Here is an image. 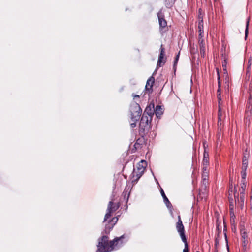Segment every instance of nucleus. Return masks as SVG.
<instances>
[{
	"instance_id": "20e7f679",
	"label": "nucleus",
	"mask_w": 252,
	"mask_h": 252,
	"mask_svg": "<svg viewBox=\"0 0 252 252\" xmlns=\"http://www.w3.org/2000/svg\"><path fill=\"white\" fill-rule=\"evenodd\" d=\"M114 196L113 195V197L111 198V201L109 202L108 204L107 213L105 215L103 222H105L108 219L110 218V217L111 216V214L117 211L120 206L121 204L120 202H118L117 203H114Z\"/></svg>"
},
{
	"instance_id": "a18cd8bd",
	"label": "nucleus",
	"mask_w": 252,
	"mask_h": 252,
	"mask_svg": "<svg viewBox=\"0 0 252 252\" xmlns=\"http://www.w3.org/2000/svg\"><path fill=\"white\" fill-rule=\"evenodd\" d=\"M225 79V84L227 83L228 87L229 86V77H224Z\"/></svg>"
},
{
	"instance_id": "603ef678",
	"label": "nucleus",
	"mask_w": 252,
	"mask_h": 252,
	"mask_svg": "<svg viewBox=\"0 0 252 252\" xmlns=\"http://www.w3.org/2000/svg\"><path fill=\"white\" fill-rule=\"evenodd\" d=\"M198 33H204L203 30H198Z\"/></svg>"
},
{
	"instance_id": "09e8293b",
	"label": "nucleus",
	"mask_w": 252,
	"mask_h": 252,
	"mask_svg": "<svg viewBox=\"0 0 252 252\" xmlns=\"http://www.w3.org/2000/svg\"><path fill=\"white\" fill-rule=\"evenodd\" d=\"M215 245L216 246H217L218 244H219V240H218V237H217L215 238Z\"/></svg>"
},
{
	"instance_id": "a878e982",
	"label": "nucleus",
	"mask_w": 252,
	"mask_h": 252,
	"mask_svg": "<svg viewBox=\"0 0 252 252\" xmlns=\"http://www.w3.org/2000/svg\"><path fill=\"white\" fill-rule=\"evenodd\" d=\"M209 155L207 153L204 151V157L202 161V164L209 165Z\"/></svg>"
},
{
	"instance_id": "bb28decb",
	"label": "nucleus",
	"mask_w": 252,
	"mask_h": 252,
	"mask_svg": "<svg viewBox=\"0 0 252 252\" xmlns=\"http://www.w3.org/2000/svg\"><path fill=\"white\" fill-rule=\"evenodd\" d=\"M129 195L130 192L127 190H126L125 189L122 193V196L123 197L124 199L126 200V203H127L128 201Z\"/></svg>"
},
{
	"instance_id": "e433bc0d",
	"label": "nucleus",
	"mask_w": 252,
	"mask_h": 252,
	"mask_svg": "<svg viewBox=\"0 0 252 252\" xmlns=\"http://www.w3.org/2000/svg\"><path fill=\"white\" fill-rule=\"evenodd\" d=\"M223 77H228V73L227 68H223Z\"/></svg>"
},
{
	"instance_id": "37998d69",
	"label": "nucleus",
	"mask_w": 252,
	"mask_h": 252,
	"mask_svg": "<svg viewBox=\"0 0 252 252\" xmlns=\"http://www.w3.org/2000/svg\"><path fill=\"white\" fill-rule=\"evenodd\" d=\"M204 33H199L198 40L203 39Z\"/></svg>"
},
{
	"instance_id": "3c124183",
	"label": "nucleus",
	"mask_w": 252,
	"mask_h": 252,
	"mask_svg": "<svg viewBox=\"0 0 252 252\" xmlns=\"http://www.w3.org/2000/svg\"><path fill=\"white\" fill-rule=\"evenodd\" d=\"M227 232V229L226 226L224 225V230H223V233H226Z\"/></svg>"
},
{
	"instance_id": "473e14b6",
	"label": "nucleus",
	"mask_w": 252,
	"mask_h": 252,
	"mask_svg": "<svg viewBox=\"0 0 252 252\" xmlns=\"http://www.w3.org/2000/svg\"><path fill=\"white\" fill-rule=\"evenodd\" d=\"M198 21H201L202 20V21H203V16L202 13V9L201 8H199L198 10Z\"/></svg>"
},
{
	"instance_id": "4be33fe9",
	"label": "nucleus",
	"mask_w": 252,
	"mask_h": 252,
	"mask_svg": "<svg viewBox=\"0 0 252 252\" xmlns=\"http://www.w3.org/2000/svg\"><path fill=\"white\" fill-rule=\"evenodd\" d=\"M198 43L200 47L201 54H204L205 51V42L204 39L199 40Z\"/></svg>"
},
{
	"instance_id": "c85d7f7f",
	"label": "nucleus",
	"mask_w": 252,
	"mask_h": 252,
	"mask_svg": "<svg viewBox=\"0 0 252 252\" xmlns=\"http://www.w3.org/2000/svg\"><path fill=\"white\" fill-rule=\"evenodd\" d=\"M180 52H179L177 54V55L176 56V57L175 58L174 61V64H173V69L174 71H175L177 68V63L179 59Z\"/></svg>"
},
{
	"instance_id": "dca6fc26",
	"label": "nucleus",
	"mask_w": 252,
	"mask_h": 252,
	"mask_svg": "<svg viewBox=\"0 0 252 252\" xmlns=\"http://www.w3.org/2000/svg\"><path fill=\"white\" fill-rule=\"evenodd\" d=\"M242 247L244 251L246 250L247 246L248 243V235L245 231L241 233Z\"/></svg>"
},
{
	"instance_id": "49530a36",
	"label": "nucleus",
	"mask_w": 252,
	"mask_h": 252,
	"mask_svg": "<svg viewBox=\"0 0 252 252\" xmlns=\"http://www.w3.org/2000/svg\"><path fill=\"white\" fill-rule=\"evenodd\" d=\"M189 248L188 247H185L184 249H183V252H189Z\"/></svg>"
},
{
	"instance_id": "864d4df0",
	"label": "nucleus",
	"mask_w": 252,
	"mask_h": 252,
	"mask_svg": "<svg viewBox=\"0 0 252 252\" xmlns=\"http://www.w3.org/2000/svg\"><path fill=\"white\" fill-rule=\"evenodd\" d=\"M196 252H200L199 251H197Z\"/></svg>"
},
{
	"instance_id": "58836bf2",
	"label": "nucleus",
	"mask_w": 252,
	"mask_h": 252,
	"mask_svg": "<svg viewBox=\"0 0 252 252\" xmlns=\"http://www.w3.org/2000/svg\"><path fill=\"white\" fill-rule=\"evenodd\" d=\"M246 171H244V170H242V171H241L242 178L243 179H245L246 178Z\"/></svg>"
},
{
	"instance_id": "9d476101",
	"label": "nucleus",
	"mask_w": 252,
	"mask_h": 252,
	"mask_svg": "<svg viewBox=\"0 0 252 252\" xmlns=\"http://www.w3.org/2000/svg\"><path fill=\"white\" fill-rule=\"evenodd\" d=\"M154 114V104L153 103H150V104L147 106L142 115V116H149L152 119V117Z\"/></svg>"
},
{
	"instance_id": "72a5a7b5",
	"label": "nucleus",
	"mask_w": 252,
	"mask_h": 252,
	"mask_svg": "<svg viewBox=\"0 0 252 252\" xmlns=\"http://www.w3.org/2000/svg\"><path fill=\"white\" fill-rule=\"evenodd\" d=\"M222 116V112L221 110V107H220V105H219L218 117V118H219V121H221Z\"/></svg>"
},
{
	"instance_id": "8fccbe9b",
	"label": "nucleus",
	"mask_w": 252,
	"mask_h": 252,
	"mask_svg": "<svg viewBox=\"0 0 252 252\" xmlns=\"http://www.w3.org/2000/svg\"><path fill=\"white\" fill-rule=\"evenodd\" d=\"M222 124V120L221 121H219V118H218V125L219 126H220Z\"/></svg>"
},
{
	"instance_id": "9b49d317",
	"label": "nucleus",
	"mask_w": 252,
	"mask_h": 252,
	"mask_svg": "<svg viewBox=\"0 0 252 252\" xmlns=\"http://www.w3.org/2000/svg\"><path fill=\"white\" fill-rule=\"evenodd\" d=\"M155 82V78L153 76H151L147 81L145 86V90L149 94L152 93L153 91V86Z\"/></svg>"
},
{
	"instance_id": "7ed1b4c3",
	"label": "nucleus",
	"mask_w": 252,
	"mask_h": 252,
	"mask_svg": "<svg viewBox=\"0 0 252 252\" xmlns=\"http://www.w3.org/2000/svg\"><path fill=\"white\" fill-rule=\"evenodd\" d=\"M176 228L177 232L179 234L181 238L184 243L185 247H188V244L187 243V238L185 235V230L184 226L183 224L181 216H178V221L176 223Z\"/></svg>"
},
{
	"instance_id": "de8ad7c7",
	"label": "nucleus",
	"mask_w": 252,
	"mask_h": 252,
	"mask_svg": "<svg viewBox=\"0 0 252 252\" xmlns=\"http://www.w3.org/2000/svg\"><path fill=\"white\" fill-rule=\"evenodd\" d=\"M132 96L133 97V98L134 99H135V98H139L140 97L139 95H138V94H132Z\"/></svg>"
},
{
	"instance_id": "2eb2a0df",
	"label": "nucleus",
	"mask_w": 252,
	"mask_h": 252,
	"mask_svg": "<svg viewBox=\"0 0 252 252\" xmlns=\"http://www.w3.org/2000/svg\"><path fill=\"white\" fill-rule=\"evenodd\" d=\"M246 187V184L245 183L243 182L241 184V188L242 189V191L240 192V205L242 207L244 204V200H245V189Z\"/></svg>"
},
{
	"instance_id": "a19ab883",
	"label": "nucleus",
	"mask_w": 252,
	"mask_h": 252,
	"mask_svg": "<svg viewBox=\"0 0 252 252\" xmlns=\"http://www.w3.org/2000/svg\"><path fill=\"white\" fill-rule=\"evenodd\" d=\"M248 25H249V21H248L247 23L246 28L245 30V38L247 36L248 33Z\"/></svg>"
},
{
	"instance_id": "f03ea898",
	"label": "nucleus",
	"mask_w": 252,
	"mask_h": 252,
	"mask_svg": "<svg viewBox=\"0 0 252 252\" xmlns=\"http://www.w3.org/2000/svg\"><path fill=\"white\" fill-rule=\"evenodd\" d=\"M152 119L149 116H142L139 126V134L140 135H146L151 129Z\"/></svg>"
},
{
	"instance_id": "6ab92c4d",
	"label": "nucleus",
	"mask_w": 252,
	"mask_h": 252,
	"mask_svg": "<svg viewBox=\"0 0 252 252\" xmlns=\"http://www.w3.org/2000/svg\"><path fill=\"white\" fill-rule=\"evenodd\" d=\"M248 157L249 156L247 154L244 155L242 160V170L246 171L248 164Z\"/></svg>"
},
{
	"instance_id": "c03bdc74",
	"label": "nucleus",
	"mask_w": 252,
	"mask_h": 252,
	"mask_svg": "<svg viewBox=\"0 0 252 252\" xmlns=\"http://www.w3.org/2000/svg\"><path fill=\"white\" fill-rule=\"evenodd\" d=\"M224 235L225 239V241H226V242L227 247V248H228V239H227V237L226 233H224Z\"/></svg>"
},
{
	"instance_id": "4c0bfd02",
	"label": "nucleus",
	"mask_w": 252,
	"mask_h": 252,
	"mask_svg": "<svg viewBox=\"0 0 252 252\" xmlns=\"http://www.w3.org/2000/svg\"><path fill=\"white\" fill-rule=\"evenodd\" d=\"M217 237H219V235L221 233V231L219 229V225L218 223H217Z\"/></svg>"
},
{
	"instance_id": "ea45409f",
	"label": "nucleus",
	"mask_w": 252,
	"mask_h": 252,
	"mask_svg": "<svg viewBox=\"0 0 252 252\" xmlns=\"http://www.w3.org/2000/svg\"><path fill=\"white\" fill-rule=\"evenodd\" d=\"M229 207H230V214H232L233 215H234L233 214V204L232 203H230Z\"/></svg>"
},
{
	"instance_id": "0eeeda50",
	"label": "nucleus",
	"mask_w": 252,
	"mask_h": 252,
	"mask_svg": "<svg viewBox=\"0 0 252 252\" xmlns=\"http://www.w3.org/2000/svg\"><path fill=\"white\" fill-rule=\"evenodd\" d=\"M118 218L117 217H113L111 220H109L107 223L105 224L104 230L102 232V235L109 234L110 231L113 228L114 225L118 221Z\"/></svg>"
},
{
	"instance_id": "7c9ffc66",
	"label": "nucleus",
	"mask_w": 252,
	"mask_h": 252,
	"mask_svg": "<svg viewBox=\"0 0 252 252\" xmlns=\"http://www.w3.org/2000/svg\"><path fill=\"white\" fill-rule=\"evenodd\" d=\"M222 56L223 58V60L222 61V66L223 68H227V58L225 56H223V55H222Z\"/></svg>"
},
{
	"instance_id": "393cba45",
	"label": "nucleus",
	"mask_w": 252,
	"mask_h": 252,
	"mask_svg": "<svg viewBox=\"0 0 252 252\" xmlns=\"http://www.w3.org/2000/svg\"><path fill=\"white\" fill-rule=\"evenodd\" d=\"M209 165L202 164V177H203L205 174L206 177H209V172L208 171V166Z\"/></svg>"
},
{
	"instance_id": "1a4fd4ad",
	"label": "nucleus",
	"mask_w": 252,
	"mask_h": 252,
	"mask_svg": "<svg viewBox=\"0 0 252 252\" xmlns=\"http://www.w3.org/2000/svg\"><path fill=\"white\" fill-rule=\"evenodd\" d=\"M141 137L136 140V142L134 144V148L132 149V152H135L137 149H141L143 145L145 144V139L144 136L145 135H140Z\"/></svg>"
},
{
	"instance_id": "a211bd4d",
	"label": "nucleus",
	"mask_w": 252,
	"mask_h": 252,
	"mask_svg": "<svg viewBox=\"0 0 252 252\" xmlns=\"http://www.w3.org/2000/svg\"><path fill=\"white\" fill-rule=\"evenodd\" d=\"M160 193L161 194V196L163 197L164 202L166 204V206L168 208H170L172 207V204L167 198V196H166L163 190L162 189H160Z\"/></svg>"
},
{
	"instance_id": "4468645a",
	"label": "nucleus",
	"mask_w": 252,
	"mask_h": 252,
	"mask_svg": "<svg viewBox=\"0 0 252 252\" xmlns=\"http://www.w3.org/2000/svg\"><path fill=\"white\" fill-rule=\"evenodd\" d=\"M143 174V173H142V171L139 172L136 170L135 169H134L133 171L131 174L132 183L133 184L136 183L142 176Z\"/></svg>"
},
{
	"instance_id": "39448f33",
	"label": "nucleus",
	"mask_w": 252,
	"mask_h": 252,
	"mask_svg": "<svg viewBox=\"0 0 252 252\" xmlns=\"http://www.w3.org/2000/svg\"><path fill=\"white\" fill-rule=\"evenodd\" d=\"M130 111L131 112L130 118L132 121H137L139 120L142 110L138 103H133L130 105Z\"/></svg>"
},
{
	"instance_id": "2f4dec72",
	"label": "nucleus",
	"mask_w": 252,
	"mask_h": 252,
	"mask_svg": "<svg viewBox=\"0 0 252 252\" xmlns=\"http://www.w3.org/2000/svg\"><path fill=\"white\" fill-rule=\"evenodd\" d=\"M247 110L251 111L252 110V100L249 99L247 104Z\"/></svg>"
},
{
	"instance_id": "423d86ee",
	"label": "nucleus",
	"mask_w": 252,
	"mask_h": 252,
	"mask_svg": "<svg viewBox=\"0 0 252 252\" xmlns=\"http://www.w3.org/2000/svg\"><path fill=\"white\" fill-rule=\"evenodd\" d=\"M127 236L126 234H123L120 237H116L111 240V243L112 247V251L115 250H118L122 247L127 241Z\"/></svg>"
},
{
	"instance_id": "aec40b11",
	"label": "nucleus",
	"mask_w": 252,
	"mask_h": 252,
	"mask_svg": "<svg viewBox=\"0 0 252 252\" xmlns=\"http://www.w3.org/2000/svg\"><path fill=\"white\" fill-rule=\"evenodd\" d=\"M163 111L161 106L157 105L156 108H154V113H155L157 118H160L163 114Z\"/></svg>"
},
{
	"instance_id": "c756f323",
	"label": "nucleus",
	"mask_w": 252,
	"mask_h": 252,
	"mask_svg": "<svg viewBox=\"0 0 252 252\" xmlns=\"http://www.w3.org/2000/svg\"><path fill=\"white\" fill-rule=\"evenodd\" d=\"M234 196L235 202L236 203L237 202H238L239 203V194L237 192V191L236 189V187L235 186L234 187Z\"/></svg>"
},
{
	"instance_id": "cd10ccee",
	"label": "nucleus",
	"mask_w": 252,
	"mask_h": 252,
	"mask_svg": "<svg viewBox=\"0 0 252 252\" xmlns=\"http://www.w3.org/2000/svg\"><path fill=\"white\" fill-rule=\"evenodd\" d=\"M158 57L166 58L165 57V49L162 44H161L160 46V54Z\"/></svg>"
},
{
	"instance_id": "ddd939ff",
	"label": "nucleus",
	"mask_w": 252,
	"mask_h": 252,
	"mask_svg": "<svg viewBox=\"0 0 252 252\" xmlns=\"http://www.w3.org/2000/svg\"><path fill=\"white\" fill-rule=\"evenodd\" d=\"M216 70H217V80H218V91H217V93H218L217 98L218 99L219 105L220 106V101L221 100V98H220V85H221L220 78L219 69L217 68Z\"/></svg>"
},
{
	"instance_id": "f704fd0d",
	"label": "nucleus",
	"mask_w": 252,
	"mask_h": 252,
	"mask_svg": "<svg viewBox=\"0 0 252 252\" xmlns=\"http://www.w3.org/2000/svg\"><path fill=\"white\" fill-rule=\"evenodd\" d=\"M198 30H203V21H198Z\"/></svg>"
},
{
	"instance_id": "412c9836",
	"label": "nucleus",
	"mask_w": 252,
	"mask_h": 252,
	"mask_svg": "<svg viewBox=\"0 0 252 252\" xmlns=\"http://www.w3.org/2000/svg\"><path fill=\"white\" fill-rule=\"evenodd\" d=\"M143 164L146 165V162L144 160H141V162L138 164L137 168L135 169L139 172L142 171V173H144L145 166L143 165Z\"/></svg>"
},
{
	"instance_id": "f257e3e1",
	"label": "nucleus",
	"mask_w": 252,
	"mask_h": 252,
	"mask_svg": "<svg viewBox=\"0 0 252 252\" xmlns=\"http://www.w3.org/2000/svg\"><path fill=\"white\" fill-rule=\"evenodd\" d=\"M97 249L96 252H109L112 251L111 240L109 241V237L104 234L98 239Z\"/></svg>"
},
{
	"instance_id": "c9c22d12",
	"label": "nucleus",
	"mask_w": 252,
	"mask_h": 252,
	"mask_svg": "<svg viewBox=\"0 0 252 252\" xmlns=\"http://www.w3.org/2000/svg\"><path fill=\"white\" fill-rule=\"evenodd\" d=\"M232 192H233V185L231 183V184H230V185H229V190H228L229 196L230 195L232 196Z\"/></svg>"
},
{
	"instance_id": "f8f14e48",
	"label": "nucleus",
	"mask_w": 252,
	"mask_h": 252,
	"mask_svg": "<svg viewBox=\"0 0 252 252\" xmlns=\"http://www.w3.org/2000/svg\"><path fill=\"white\" fill-rule=\"evenodd\" d=\"M208 189H199V193L197 197V201L199 200H203V199L205 201L208 196Z\"/></svg>"
},
{
	"instance_id": "f3484780",
	"label": "nucleus",
	"mask_w": 252,
	"mask_h": 252,
	"mask_svg": "<svg viewBox=\"0 0 252 252\" xmlns=\"http://www.w3.org/2000/svg\"><path fill=\"white\" fill-rule=\"evenodd\" d=\"M209 177H206L205 174L203 177H202V180L201 182V185L199 188L201 189H208L209 187Z\"/></svg>"
},
{
	"instance_id": "6e6552de",
	"label": "nucleus",
	"mask_w": 252,
	"mask_h": 252,
	"mask_svg": "<svg viewBox=\"0 0 252 252\" xmlns=\"http://www.w3.org/2000/svg\"><path fill=\"white\" fill-rule=\"evenodd\" d=\"M158 17L159 25L160 31L163 32L164 30L167 28V23L164 18V15L162 12L161 10H160L158 13Z\"/></svg>"
},
{
	"instance_id": "b1692460",
	"label": "nucleus",
	"mask_w": 252,
	"mask_h": 252,
	"mask_svg": "<svg viewBox=\"0 0 252 252\" xmlns=\"http://www.w3.org/2000/svg\"><path fill=\"white\" fill-rule=\"evenodd\" d=\"M175 0H165V5L167 8L172 7L175 3Z\"/></svg>"
},
{
	"instance_id": "79ce46f5",
	"label": "nucleus",
	"mask_w": 252,
	"mask_h": 252,
	"mask_svg": "<svg viewBox=\"0 0 252 252\" xmlns=\"http://www.w3.org/2000/svg\"><path fill=\"white\" fill-rule=\"evenodd\" d=\"M136 122L137 121H133V123H132L130 124L131 127L133 128L136 127Z\"/></svg>"
},
{
	"instance_id": "5701e85b",
	"label": "nucleus",
	"mask_w": 252,
	"mask_h": 252,
	"mask_svg": "<svg viewBox=\"0 0 252 252\" xmlns=\"http://www.w3.org/2000/svg\"><path fill=\"white\" fill-rule=\"evenodd\" d=\"M166 58L158 57L157 62V67H161L164 65L166 63Z\"/></svg>"
}]
</instances>
